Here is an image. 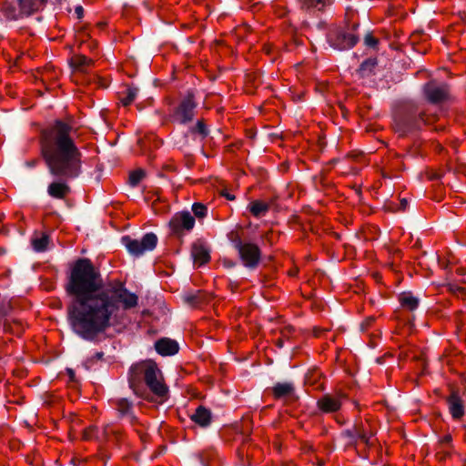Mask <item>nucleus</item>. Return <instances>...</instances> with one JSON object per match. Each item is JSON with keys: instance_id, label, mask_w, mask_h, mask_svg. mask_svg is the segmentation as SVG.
<instances>
[{"instance_id": "4c0bfd02", "label": "nucleus", "mask_w": 466, "mask_h": 466, "mask_svg": "<svg viewBox=\"0 0 466 466\" xmlns=\"http://www.w3.org/2000/svg\"><path fill=\"white\" fill-rule=\"evenodd\" d=\"M25 5L29 6L30 5V2L29 1H25Z\"/></svg>"}, {"instance_id": "423d86ee", "label": "nucleus", "mask_w": 466, "mask_h": 466, "mask_svg": "<svg viewBox=\"0 0 466 466\" xmlns=\"http://www.w3.org/2000/svg\"><path fill=\"white\" fill-rule=\"evenodd\" d=\"M196 106L197 104L194 100L193 95L188 94L181 100L174 110L171 115L172 121L179 124H187V122H190L195 116Z\"/></svg>"}, {"instance_id": "f3484780", "label": "nucleus", "mask_w": 466, "mask_h": 466, "mask_svg": "<svg viewBox=\"0 0 466 466\" xmlns=\"http://www.w3.org/2000/svg\"><path fill=\"white\" fill-rule=\"evenodd\" d=\"M211 418L210 410L203 406H198L190 416L192 421L200 427H208L211 422Z\"/></svg>"}, {"instance_id": "6ab92c4d", "label": "nucleus", "mask_w": 466, "mask_h": 466, "mask_svg": "<svg viewBox=\"0 0 466 466\" xmlns=\"http://www.w3.org/2000/svg\"><path fill=\"white\" fill-rule=\"evenodd\" d=\"M248 209L255 218H258L266 216L269 210V205L261 200H254L248 204Z\"/></svg>"}, {"instance_id": "f704fd0d", "label": "nucleus", "mask_w": 466, "mask_h": 466, "mask_svg": "<svg viewBox=\"0 0 466 466\" xmlns=\"http://www.w3.org/2000/svg\"><path fill=\"white\" fill-rule=\"evenodd\" d=\"M407 205H408V202H407V200H406L405 198H403V199H401V200H400V208H401L402 210H405V209H406Z\"/></svg>"}, {"instance_id": "f257e3e1", "label": "nucleus", "mask_w": 466, "mask_h": 466, "mask_svg": "<svg viewBox=\"0 0 466 466\" xmlns=\"http://www.w3.org/2000/svg\"><path fill=\"white\" fill-rule=\"evenodd\" d=\"M66 289L72 296L68 323L86 340H93L109 327L121 323L125 311L138 304V297L123 283L105 286L99 270L87 258H79L73 265Z\"/></svg>"}, {"instance_id": "e433bc0d", "label": "nucleus", "mask_w": 466, "mask_h": 466, "mask_svg": "<svg viewBox=\"0 0 466 466\" xmlns=\"http://www.w3.org/2000/svg\"><path fill=\"white\" fill-rule=\"evenodd\" d=\"M67 372H68V374H69L70 378H71V379H73V377H74V371H73L72 370L68 369V370H67Z\"/></svg>"}, {"instance_id": "6e6552de", "label": "nucleus", "mask_w": 466, "mask_h": 466, "mask_svg": "<svg viewBox=\"0 0 466 466\" xmlns=\"http://www.w3.org/2000/svg\"><path fill=\"white\" fill-rule=\"evenodd\" d=\"M328 41L329 45L338 50H344L353 47L358 38L351 32L337 31L335 33H329L328 35Z\"/></svg>"}, {"instance_id": "dca6fc26", "label": "nucleus", "mask_w": 466, "mask_h": 466, "mask_svg": "<svg viewBox=\"0 0 466 466\" xmlns=\"http://www.w3.org/2000/svg\"><path fill=\"white\" fill-rule=\"evenodd\" d=\"M191 256L194 263L202 266L209 260V252L202 242H196L192 246Z\"/></svg>"}, {"instance_id": "393cba45", "label": "nucleus", "mask_w": 466, "mask_h": 466, "mask_svg": "<svg viewBox=\"0 0 466 466\" xmlns=\"http://www.w3.org/2000/svg\"><path fill=\"white\" fill-rule=\"evenodd\" d=\"M145 172L142 169H137L129 174L128 183L131 187H137L144 178Z\"/></svg>"}, {"instance_id": "473e14b6", "label": "nucleus", "mask_w": 466, "mask_h": 466, "mask_svg": "<svg viewBox=\"0 0 466 466\" xmlns=\"http://www.w3.org/2000/svg\"><path fill=\"white\" fill-rule=\"evenodd\" d=\"M75 11H76V14L77 15V17L81 18L83 14H84L83 7L82 6H76Z\"/></svg>"}, {"instance_id": "f03ea898", "label": "nucleus", "mask_w": 466, "mask_h": 466, "mask_svg": "<svg viewBox=\"0 0 466 466\" xmlns=\"http://www.w3.org/2000/svg\"><path fill=\"white\" fill-rule=\"evenodd\" d=\"M76 138V130L61 120L42 131V156L51 175L65 179L80 175L82 153Z\"/></svg>"}, {"instance_id": "20e7f679", "label": "nucleus", "mask_w": 466, "mask_h": 466, "mask_svg": "<svg viewBox=\"0 0 466 466\" xmlns=\"http://www.w3.org/2000/svg\"><path fill=\"white\" fill-rule=\"evenodd\" d=\"M46 0H17L19 10L12 3H4L1 14L7 21L20 19L37 11Z\"/></svg>"}, {"instance_id": "4be33fe9", "label": "nucleus", "mask_w": 466, "mask_h": 466, "mask_svg": "<svg viewBox=\"0 0 466 466\" xmlns=\"http://www.w3.org/2000/svg\"><path fill=\"white\" fill-rule=\"evenodd\" d=\"M400 303L403 308H406L410 310H414L419 305V299L411 293L404 292L400 296Z\"/></svg>"}, {"instance_id": "72a5a7b5", "label": "nucleus", "mask_w": 466, "mask_h": 466, "mask_svg": "<svg viewBox=\"0 0 466 466\" xmlns=\"http://www.w3.org/2000/svg\"><path fill=\"white\" fill-rule=\"evenodd\" d=\"M222 195H223L227 199H228V200H234V199H235V196H234V195H232V194H230V193H228V191H226V190L222 192Z\"/></svg>"}, {"instance_id": "aec40b11", "label": "nucleus", "mask_w": 466, "mask_h": 466, "mask_svg": "<svg viewBox=\"0 0 466 466\" xmlns=\"http://www.w3.org/2000/svg\"><path fill=\"white\" fill-rule=\"evenodd\" d=\"M113 433H115V431L109 425L106 426L102 431H100L96 427H92V428L87 429L84 432V438L86 440H90L92 438H96V439L104 438V439H107V438H109V435L113 434Z\"/></svg>"}, {"instance_id": "ddd939ff", "label": "nucleus", "mask_w": 466, "mask_h": 466, "mask_svg": "<svg viewBox=\"0 0 466 466\" xmlns=\"http://www.w3.org/2000/svg\"><path fill=\"white\" fill-rule=\"evenodd\" d=\"M427 98L432 103H439L446 99L448 95L447 86L434 82L428 83L424 87Z\"/></svg>"}, {"instance_id": "4468645a", "label": "nucleus", "mask_w": 466, "mask_h": 466, "mask_svg": "<svg viewBox=\"0 0 466 466\" xmlns=\"http://www.w3.org/2000/svg\"><path fill=\"white\" fill-rule=\"evenodd\" d=\"M155 349L162 356H171L178 351L179 347L177 341L164 338L155 343Z\"/></svg>"}, {"instance_id": "39448f33", "label": "nucleus", "mask_w": 466, "mask_h": 466, "mask_svg": "<svg viewBox=\"0 0 466 466\" xmlns=\"http://www.w3.org/2000/svg\"><path fill=\"white\" fill-rule=\"evenodd\" d=\"M121 241L130 254L138 257L156 248L157 237L154 233H147L140 240L125 236Z\"/></svg>"}, {"instance_id": "2f4dec72", "label": "nucleus", "mask_w": 466, "mask_h": 466, "mask_svg": "<svg viewBox=\"0 0 466 466\" xmlns=\"http://www.w3.org/2000/svg\"><path fill=\"white\" fill-rule=\"evenodd\" d=\"M356 436L365 442L369 441V437L365 433L357 432Z\"/></svg>"}, {"instance_id": "b1692460", "label": "nucleus", "mask_w": 466, "mask_h": 466, "mask_svg": "<svg viewBox=\"0 0 466 466\" xmlns=\"http://www.w3.org/2000/svg\"><path fill=\"white\" fill-rule=\"evenodd\" d=\"M138 94V89L135 86H128L126 89L124 96L121 97V103L123 106H127L133 103Z\"/></svg>"}, {"instance_id": "7ed1b4c3", "label": "nucleus", "mask_w": 466, "mask_h": 466, "mask_svg": "<svg viewBox=\"0 0 466 466\" xmlns=\"http://www.w3.org/2000/svg\"><path fill=\"white\" fill-rule=\"evenodd\" d=\"M155 395L160 398H165L167 394L168 389L164 382V379L160 370L157 364L152 360H145L131 366L129 370V385L134 391L142 383Z\"/></svg>"}, {"instance_id": "1a4fd4ad", "label": "nucleus", "mask_w": 466, "mask_h": 466, "mask_svg": "<svg viewBox=\"0 0 466 466\" xmlns=\"http://www.w3.org/2000/svg\"><path fill=\"white\" fill-rule=\"evenodd\" d=\"M237 248L246 267L253 268L257 266L260 258V252L255 244L238 242Z\"/></svg>"}, {"instance_id": "c85d7f7f", "label": "nucleus", "mask_w": 466, "mask_h": 466, "mask_svg": "<svg viewBox=\"0 0 466 466\" xmlns=\"http://www.w3.org/2000/svg\"><path fill=\"white\" fill-rule=\"evenodd\" d=\"M192 210L198 218H204L207 215V207L201 203H195L192 206Z\"/></svg>"}, {"instance_id": "7c9ffc66", "label": "nucleus", "mask_w": 466, "mask_h": 466, "mask_svg": "<svg viewBox=\"0 0 466 466\" xmlns=\"http://www.w3.org/2000/svg\"><path fill=\"white\" fill-rule=\"evenodd\" d=\"M451 436L448 434L441 438V442L442 444H450L451 442Z\"/></svg>"}, {"instance_id": "f8f14e48", "label": "nucleus", "mask_w": 466, "mask_h": 466, "mask_svg": "<svg viewBox=\"0 0 466 466\" xmlns=\"http://www.w3.org/2000/svg\"><path fill=\"white\" fill-rule=\"evenodd\" d=\"M447 405L451 418L461 420L465 414V405L461 397L457 392H452L447 399Z\"/></svg>"}, {"instance_id": "2eb2a0df", "label": "nucleus", "mask_w": 466, "mask_h": 466, "mask_svg": "<svg viewBox=\"0 0 466 466\" xmlns=\"http://www.w3.org/2000/svg\"><path fill=\"white\" fill-rule=\"evenodd\" d=\"M276 399H292L295 396V387L292 382H278L272 388Z\"/></svg>"}, {"instance_id": "bb28decb", "label": "nucleus", "mask_w": 466, "mask_h": 466, "mask_svg": "<svg viewBox=\"0 0 466 466\" xmlns=\"http://www.w3.org/2000/svg\"><path fill=\"white\" fill-rule=\"evenodd\" d=\"M190 130L192 133L198 134L201 138H204L208 135V129L203 121H198L196 126H194Z\"/></svg>"}, {"instance_id": "5701e85b", "label": "nucleus", "mask_w": 466, "mask_h": 466, "mask_svg": "<svg viewBox=\"0 0 466 466\" xmlns=\"http://www.w3.org/2000/svg\"><path fill=\"white\" fill-rule=\"evenodd\" d=\"M92 63V60L82 55L74 56L71 58L72 66L79 70H85Z\"/></svg>"}, {"instance_id": "9b49d317", "label": "nucleus", "mask_w": 466, "mask_h": 466, "mask_svg": "<svg viewBox=\"0 0 466 466\" xmlns=\"http://www.w3.org/2000/svg\"><path fill=\"white\" fill-rule=\"evenodd\" d=\"M346 398L345 394L342 392H339L336 395H324L322 398L319 399L317 401L318 408L325 413L336 412L338 411L341 405L343 400Z\"/></svg>"}, {"instance_id": "c756f323", "label": "nucleus", "mask_w": 466, "mask_h": 466, "mask_svg": "<svg viewBox=\"0 0 466 466\" xmlns=\"http://www.w3.org/2000/svg\"><path fill=\"white\" fill-rule=\"evenodd\" d=\"M365 44L368 46H370V47H375L378 44V41L375 37H373L371 35H367L365 36Z\"/></svg>"}, {"instance_id": "412c9836", "label": "nucleus", "mask_w": 466, "mask_h": 466, "mask_svg": "<svg viewBox=\"0 0 466 466\" xmlns=\"http://www.w3.org/2000/svg\"><path fill=\"white\" fill-rule=\"evenodd\" d=\"M115 405L121 417H127L130 421L134 420V416L131 412L132 405L127 399L116 400Z\"/></svg>"}, {"instance_id": "0eeeda50", "label": "nucleus", "mask_w": 466, "mask_h": 466, "mask_svg": "<svg viewBox=\"0 0 466 466\" xmlns=\"http://www.w3.org/2000/svg\"><path fill=\"white\" fill-rule=\"evenodd\" d=\"M427 124L420 113H410L395 119V129L400 136H405L409 132L419 129Z\"/></svg>"}, {"instance_id": "c9c22d12", "label": "nucleus", "mask_w": 466, "mask_h": 466, "mask_svg": "<svg viewBox=\"0 0 466 466\" xmlns=\"http://www.w3.org/2000/svg\"><path fill=\"white\" fill-rule=\"evenodd\" d=\"M344 434L348 437L354 438L355 435L350 431H346Z\"/></svg>"}, {"instance_id": "58836bf2", "label": "nucleus", "mask_w": 466, "mask_h": 466, "mask_svg": "<svg viewBox=\"0 0 466 466\" xmlns=\"http://www.w3.org/2000/svg\"><path fill=\"white\" fill-rule=\"evenodd\" d=\"M367 64H368V62H364V63L361 65V67H364Z\"/></svg>"}, {"instance_id": "a211bd4d", "label": "nucleus", "mask_w": 466, "mask_h": 466, "mask_svg": "<svg viewBox=\"0 0 466 466\" xmlns=\"http://www.w3.org/2000/svg\"><path fill=\"white\" fill-rule=\"evenodd\" d=\"M69 187L66 182L55 181L47 187V193L50 197L62 199L69 193Z\"/></svg>"}, {"instance_id": "a878e982", "label": "nucleus", "mask_w": 466, "mask_h": 466, "mask_svg": "<svg viewBox=\"0 0 466 466\" xmlns=\"http://www.w3.org/2000/svg\"><path fill=\"white\" fill-rule=\"evenodd\" d=\"M48 244V238L46 236L34 238L32 240L33 248L37 252L45 251Z\"/></svg>"}, {"instance_id": "cd10ccee", "label": "nucleus", "mask_w": 466, "mask_h": 466, "mask_svg": "<svg viewBox=\"0 0 466 466\" xmlns=\"http://www.w3.org/2000/svg\"><path fill=\"white\" fill-rule=\"evenodd\" d=\"M331 0H304V4L308 7H316L319 10L322 9L325 5H329Z\"/></svg>"}, {"instance_id": "9d476101", "label": "nucleus", "mask_w": 466, "mask_h": 466, "mask_svg": "<svg viewBox=\"0 0 466 466\" xmlns=\"http://www.w3.org/2000/svg\"><path fill=\"white\" fill-rule=\"evenodd\" d=\"M172 231L179 234L184 230L189 231L195 226V218L189 211L176 213L169 222Z\"/></svg>"}]
</instances>
